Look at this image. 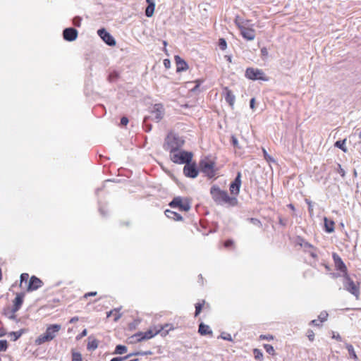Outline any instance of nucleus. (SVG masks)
<instances>
[{"label": "nucleus", "mask_w": 361, "mask_h": 361, "mask_svg": "<svg viewBox=\"0 0 361 361\" xmlns=\"http://www.w3.org/2000/svg\"><path fill=\"white\" fill-rule=\"evenodd\" d=\"M210 194L212 198L217 204H227L235 207L238 204V200L235 197L229 196L227 191L221 190L216 185L211 187Z\"/></svg>", "instance_id": "obj_1"}, {"label": "nucleus", "mask_w": 361, "mask_h": 361, "mask_svg": "<svg viewBox=\"0 0 361 361\" xmlns=\"http://www.w3.org/2000/svg\"><path fill=\"white\" fill-rule=\"evenodd\" d=\"M185 144V140L177 134L172 132L169 133L164 138L163 148L169 151L170 154L180 149Z\"/></svg>", "instance_id": "obj_2"}, {"label": "nucleus", "mask_w": 361, "mask_h": 361, "mask_svg": "<svg viewBox=\"0 0 361 361\" xmlns=\"http://www.w3.org/2000/svg\"><path fill=\"white\" fill-rule=\"evenodd\" d=\"M61 329L60 324H51L48 326L44 334L39 335L35 341V343L40 345L44 343L50 342L54 340Z\"/></svg>", "instance_id": "obj_3"}, {"label": "nucleus", "mask_w": 361, "mask_h": 361, "mask_svg": "<svg viewBox=\"0 0 361 361\" xmlns=\"http://www.w3.org/2000/svg\"><path fill=\"white\" fill-rule=\"evenodd\" d=\"M216 163L209 156L202 158L198 164L200 172L203 173L209 179L213 178L216 175Z\"/></svg>", "instance_id": "obj_4"}, {"label": "nucleus", "mask_w": 361, "mask_h": 361, "mask_svg": "<svg viewBox=\"0 0 361 361\" xmlns=\"http://www.w3.org/2000/svg\"><path fill=\"white\" fill-rule=\"evenodd\" d=\"M193 153L184 149H178L170 154V159L175 164H185L192 160Z\"/></svg>", "instance_id": "obj_5"}, {"label": "nucleus", "mask_w": 361, "mask_h": 361, "mask_svg": "<svg viewBox=\"0 0 361 361\" xmlns=\"http://www.w3.org/2000/svg\"><path fill=\"white\" fill-rule=\"evenodd\" d=\"M164 327L160 326L159 331H155L149 329L145 332L139 331L135 334L132 338H135V342H141L145 340L150 339L154 337L158 334H160L162 336H165L168 334V331L163 332Z\"/></svg>", "instance_id": "obj_6"}, {"label": "nucleus", "mask_w": 361, "mask_h": 361, "mask_svg": "<svg viewBox=\"0 0 361 361\" xmlns=\"http://www.w3.org/2000/svg\"><path fill=\"white\" fill-rule=\"evenodd\" d=\"M169 206L171 208H178L181 212H188L191 205L188 199H185L184 201L180 196H177L169 203Z\"/></svg>", "instance_id": "obj_7"}, {"label": "nucleus", "mask_w": 361, "mask_h": 361, "mask_svg": "<svg viewBox=\"0 0 361 361\" xmlns=\"http://www.w3.org/2000/svg\"><path fill=\"white\" fill-rule=\"evenodd\" d=\"M245 77L252 80L268 81L269 78L261 69L249 67L245 71Z\"/></svg>", "instance_id": "obj_8"}, {"label": "nucleus", "mask_w": 361, "mask_h": 361, "mask_svg": "<svg viewBox=\"0 0 361 361\" xmlns=\"http://www.w3.org/2000/svg\"><path fill=\"white\" fill-rule=\"evenodd\" d=\"M183 173L184 176L190 178H195L200 173L198 165L195 161H190L186 163L183 167Z\"/></svg>", "instance_id": "obj_9"}, {"label": "nucleus", "mask_w": 361, "mask_h": 361, "mask_svg": "<svg viewBox=\"0 0 361 361\" xmlns=\"http://www.w3.org/2000/svg\"><path fill=\"white\" fill-rule=\"evenodd\" d=\"M344 288L353 294L357 299L360 295V286L359 284L356 285L348 274L344 275Z\"/></svg>", "instance_id": "obj_10"}, {"label": "nucleus", "mask_w": 361, "mask_h": 361, "mask_svg": "<svg viewBox=\"0 0 361 361\" xmlns=\"http://www.w3.org/2000/svg\"><path fill=\"white\" fill-rule=\"evenodd\" d=\"M97 35L100 39L108 46L114 47L116 44L115 38L109 32L106 28L101 27L97 30Z\"/></svg>", "instance_id": "obj_11"}, {"label": "nucleus", "mask_w": 361, "mask_h": 361, "mask_svg": "<svg viewBox=\"0 0 361 361\" xmlns=\"http://www.w3.org/2000/svg\"><path fill=\"white\" fill-rule=\"evenodd\" d=\"M241 178V172L238 171L235 178L229 185V190L231 195L237 196L240 193L242 184Z\"/></svg>", "instance_id": "obj_12"}, {"label": "nucleus", "mask_w": 361, "mask_h": 361, "mask_svg": "<svg viewBox=\"0 0 361 361\" xmlns=\"http://www.w3.org/2000/svg\"><path fill=\"white\" fill-rule=\"evenodd\" d=\"M238 27L240 31L242 37L249 41L255 38V30L252 28L247 27L243 25L238 24Z\"/></svg>", "instance_id": "obj_13"}, {"label": "nucleus", "mask_w": 361, "mask_h": 361, "mask_svg": "<svg viewBox=\"0 0 361 361\" xmlns=\"http://www.w3.org/2000/svg\"><path fill=\"white\" fill-rule=\"evenodd\" d=\"M43 282L41 279L37 278L35 276H32L30 277L27 286L26 287V290L27 292H32L37 290L43 286Z\"/></svg>", "instance_id": "obj_14"}, {"label": "nucleus", "mask_w": 361, "mask_h": 361, "mask_svg": "<svg viewBox=\"0 0 361 361\" xmlns=\"http://www.w3.org/2000/svg\"><path fill=\"white\" fill-rule=\"evenodd\" d=\"M332 257L334 262L336 269L343 273V276L348 274L347 267L341 257L337 253L334 252Z\"/></svg>", "instance_id": "obj_15"}, {"label": "nucleus", "mask_w": 361, "mask_h": 361, "mask_svg": "<svg viewBox=\"0 0 361 361\" xmlns=\"http://www.w3.org/2000/svg\"><path fill=\"white\" fill-rule=\"evenodd\" d=\"M151 113L154 114V118L152 120H154L157 123L159 122L164 116V108L162 104L158 103L155 104L153 106V109Z\"/></svg>", "instance_id": "obj_16"}, {"label": "nucleus", "mask_w": 361, "mask_h": 361, "mask_svg": "<svg viewBox=\"0 0 361 361\" xmlns=\"http://www.w3.org/2000/svg\"><path fill=\"white\" fill-rule=\"evenodd\" d=\"M63 39L68 42L74 41L78 37V31L73 27L66 28L63 31Z\"/></svg>", "instance_id": "obj_17"}, {"label": "nucleus", "mask_w": 361, "mask_h": 361, "mask_svg": "<svg viewBox=\"0 0 361 361\" xmlns=\"http://www.w3.org/2000/svg\"><path fill=\"white\" fill-rule=\"evenodd\" d=\"M174 59L176 64V72L180 73L188 69L189 67L187 62L180 56L176 55Z\"/></svg>", "instance_id": "obj_18"}, {"label": "nucleus", "mask_w": 361, "mask_h": 361, "mask_svg": "<svg viewBox=\"0 0 361 361\" xmlns=\"http://www.w3.org/2000/svg\"><path fill=\"white\" fill-rule=\"evenodd\" d=\"M224 92L225 94L226 102L229 104L231 109H233L234 103L235 101V96L233 94V92L227 87L224 88Z\"/></svg>", "instance_id": "obj_19"}, {"label": "nucleus", "mask_w": 361, "mask_h": 361, "mask_svg": "<svg viewBox=\"0 0 361 361\" xmlns=\"http://www.w3.org/2000/svg\"><path fill=\"white\" fill-rule=\"evenodd\" d=\"M24 293H18L13 300V312H17L21 307V305L23 302L24 299Z\"/></svg>", "instance_id": "obj_20"}, {"label": "nucleus", "mask_w": 361, "mask_h": 361, "mask_svg": "<svg viewBox=\"0 0 361 361\" xmlns=\"http://www.w3.org/2000/svg\"><path fill=\"white\" fill-rule=\"evenodd\" d=\"M147 6L145 8V16L150 18L153 16L155 9V1L154 0H146Z\"/></svg>", "instance_id": "obj_21"}, {"label": "nucleus", "mask_w": 361, "mask_h": 361, "mask_svg": "<svg viewBox=\"0 0 361 361\" xmlns=\"http://www.w3.org/2000/svg\"><path fill=\"white\" fill-rule=\"evenodd\" d=\"M164 214L166 217L174 221H183V216L180 214L170 209H166Z\"/></svg>", "instance_id": "obj_22"}, {"label": "nucleus", "mask_w": 361, "mask_h": 361, "mask_svg": "<svg viewBox=\"0 0 361 361\" xmlns=\"http://www.w3.org/2000/svg\"><path fill=\"white\" fill-rule=\"evenodd\" d=\"M198 332L202 336L212 335V331L210 329V327L203 322L199 324Z\"/></svg>", "instance_id": "obj_23"}, {"label": "nucleus", "mask_w": 361, "mask_h": 361, "mask_svg": "<svg viewBox=\"0 0 361 361\" xmlns=\"http://www.w3.org/2000/svg\"><path fill=\"white\" fill-rule=\"evenodd\" d=\"M324 230L326 233H331L334 231V221L329 219L327 217L324 218Z\"/></svg>", "instance_id": "obj_24"}, {"label": "nucleus", "mask_w": 361, "mask_h": 361, "mask_svg": "<svg viewBox=\"0 0 361 361\" xmlns=\"http://www.w3.org/2000/svg\"><path fill=\"white\" fill-rule=\"evenodd\" d=\"M127 350H128V348L126 345L118 344L116 346L114 351L113 352L112 354L123 355V354L126 353L127 352Z\"/></svg>", "instance_id": "obj_25"}, {"label": "nucleus", "mask_w": 361, "mask_h": 361, "mask_svg": "<svg viewBox=\"0 0 361 361\" xmlns=\"http://www.w3.org/2000/svg\"><path fill=\"white\" fill-rule=\"evenodd\" d=\"M346 348L348 351V353H349V355H350V357L353 359L355 361H357L358 360V357L355 352V350H354V348L353 346L350 344V343H346Z\"/></svg>", "instance_id": "obj_26"}, {"label": "nucleus", "mask_w": 361, "mask_h": 361, "mask_svg": "<svg viewBox=\"0 0 361 361\" xmlns=\"http://www.w3.org/2000/svg\"><path fill=\"white\" fill-rule=\"evenodd\" d=\"M345 142H346V139L339 140H337L334 143V146L336 147L341 149L343 152H346L348 151V149L345 147Z\"/></svg>", "instance_id": "obj_27"}, {"label": "nucleus", "mask_w": 361, "mask_h": 361, "mask_svg": "<svg viewBox=\"0 0 361 361\" xmlns=\"http://www.w3.org/2000/svg\"><path fill=\"white\" fill-rule=\"evenodd\" d=\"M149 116H145L142 122V127L145 132L149 133L152 130V124L148 123V121L149 119Z\"/></svg>", "instance_id": "obj_28"}, {"label": "nucleus", "mask_w": 361, "mask_h": 361, "mask_svg": "<svg viewBox=\"0 0 361 361\" xmlns=\"http://www.w3.org/2000/svg\"><path fill=\"white\" fill-rule=\"evenodd\" d=\"M119 311V309H114L112 310H110L109 312H106V318H109L114 312H118ZM121 317V314L116 313L114 315V321L117 322L120 318Z\"/></svg>", "instance_id": "obj_29"}, {"label": "nucleus", "mask_w": 361, "mask_h": 361, "mask_svg": "<svg viewBox=\"0 0 361 361\" xmlns=\"http://www.w3.org/2000/svg\"><path fill=\"white\" fill-rule=\"evenodd\" d=\"M299 240H300V242L298 243V244L301 247H304L305 249H306V248H312L314 250H316V248L312 244H310V243H308L307 241H306L303 238H300Z\"/></svg>", "instance_id": "obj_30"}, {"label": "nucleus", "mask_w": 361, "mask_h": 361, "mask_svg": "<svg viewBox=\"0 0 361 361\" xmlns=\"http://www.w3.org/2000/svg\"><path fill=\"white\" fill-rule=\"evenodd\" d=\"M118 78L119 73L116 71L111 72L108 75V80L111 82H115Z\"/></svg>", "instance_id": "obj_31"}, {"label": "nucleus", "mask_w": 361, "mask_h": 361, "mask_svg": "<svg viewBox=\"0 0 361 361\" xmlns=\"http://www.w3.org/2000/svg\"><path fill=\"white\" fill-rule=\"evenodd\" d=\"M204 305V300H203L202 302H197L195 304V317H197L201 313Z\"/></svg>", "instance_id": "obj_32"}, {"label": "nucleus", "mask_w": 361, "mask_h": 361, "mask_svg": "<svg viewBox=\"0 0 361 361\" xmlns=\"http://www.w3.org/2000/svg\"><path fill=\"white\" fill-rule=\"evenodd\" d=\"M253 355L256 360H263V353L261 350L258 348H255L253 350Z\"/></svg>", "instance_id": "obj_33"}, {"label": "nucleus", "mask_w": 361, "mask_h": 361, "mask_svg": "<svg viewBox=\"0 0 361 361\" xmlns=\"http://www.w3.org/2000/svg\"><path fill=\"white\" fill-rule=\"evenodd\" d=\"M72 361H82V355L76 352L75 350H72Z\"/></svg>", "instance_id": "obj_34"}, {"label": "nucleus", "mask_w": 361, "mask_h": 361, "mask_svg": "<svg viewBox=\"0 0 361 361\" xmlns=\"http://www.w3.org/2000/svg\"><path fill=\"white\" fill-rule=\"evenodd\" d=\"M264 348L265 349L266 352L269 353V355H274L275 354V350L274 347L270 344H264L263 345Z\"/></svg>", "instance_id": "obj_35"}, {"label": "nucleus", "mask_w": 361, "mask_h": 361, "mask_svg": "<svg viewBox=\"0 0 361 361\" xmlns=\"http://www.w3.org/2000/svg\"><path fill=\"white\" fill-rule=\"evenodd\" d=\"M28 279H29V274L27 273L21 274L20 287L23 288V283L25 282V283H27Z\"/></svg>", "instance_id": "obj_36"}, {"label": "nucleus", "mask_w": 361, "mask_h": 361, "mask_svg": "<svg viewBox=\"0 0 361 361\" xmlns=\"http://www.w3.org/2000/svg\"><path fill=\"white\" fill-rule=\"evenodd\" d=\"M218 46L220 49L225 50L227 48V43L224 38H220L218 42Z\"/></svg>", "instance_id": "obj_37"}, {"label": "nucleus", "mask_w": 361, "mask_h": 361, "mask_svg": "<svg viewBox=\"0 0 361 361\" xmlns=\"http://www.w3.org/2000/svg\"><path fill=\"white\" fill-rule=\"evenodd\" d=\"M22 335V331H13L10 333V336L12 338L13 341L18 340Z\"/></svg>", "instance_id": "obj_38"}, {"label": "nucleus", "mask_w": 361, "mask_h": 361, "mask_svg": "<svg viewBox=\"0 0 361 361\" xmlns=\"http://www.w3.org/2000/svg\"><path fill=\"white\" fill-rule=\"evenodd\" d=\"M231 145L235 147V148H238V149H240V147L239 146V144H238V139L237 137L235 136V135H231Z\"/></svg>", "instance_id": "obj_39"}, {"label": "nucleus", "mask_w": 361, "mask_h": 361, "mask_svg": "<svg viewBox=\"0 0 361 361\" xmlns=\"http://www.w3.org/2000/svg\"><path fill=\"white\" fill-rule=\"evenodd\" d=\"M8 348V342L6 340H0V351H6Z\"/></svg>", "instance_id": "obj_40"}, {"label": "nucleus", "mask_w": 361, "mask_h": 361, "mask_svg": "<svg viewBox=\"0 0 361 361\" xmlns=\"http://www.w3.org/2000/svg\"><path fill=\"white\" fill-rule=\"evenodd\" d=\"M305 202L308 205V212L310 213V216L313 215V204L312 202L309 199H305Z\"/></svg>", "instance_id": "obj_41"}, {"label": "nucleus", "mask_w": 361, "mask_h": 361, "mask_svg": "<svg viewBox=\"0 0 361 361\" xmlns=\"http://www.w3.org/2000/svg\"><path fill=\"white\" fill-rule=\"evenodd\" d=\"M328 315L329 314L326 311L322 312L319 315L318 319L320 322H324L327 319Z\"/></svg>", "instance_id": "obj_42"}, {"label": "nucleus", "mask_w": 361, "mask_h": 361, "mask_svg": "<svg viewBox=\"0 0 361 361\" xmlns=\"http://www.w3.org/2000/svg\"><path fill=\"white\" fill-rule=\"evenodd\" d=\"M128 122H129V120H128V117L126 116H123L121 118V121H120L119 126H121V127L126 126H127Z\"/></svg>", "instance_id": "obj_43"}, {"label": "nucleus", "mask_w": 361, "mask_h": 361, "mask_svg": "<svg viewBox=\"0 0 361 361\" xmlns=\"http://www.w3.org/2000/svg\"><path fill=\"white\" fill-rule=\"evenodd\" d=\"M220 337L222 339L226 340V341H232V337H231V334H229L228 333H225V332L221 333Z\"/></svg>", "instance_id": "obj_44"}, {"label": "nucleus", "mask_w": 361, "mask_h": 361, "mask_svg": "<svg viewBox=\"0 0 361 361\" xmlns=\"http://www.w3.org/2000/svg\"><path fill=\"white\" fill-rule=\"evenodd\" d=\"M99 212L102 216H106L107 214V209L105 206L99 205Z\"/></svg>", "instance_id": "obj_45"}, {"label": "nucleus", "mask_w": 361, "mask_h": 361, "mask_svg": "<svg viewBox=\"0 0 361 361\" xmlns=\"http://www.w3.org/2000/svg\"><path fill=\"white\" fill-rule=\"evenodd\" d=\"M336 171L343 177L344 178L345 176V170L341 167V165L338 164V169H336Z\"/></svg>", "instance_id": "obj_46"}, {"label": "nucleus", "mask_w": 361, "mask_h": 361, "mask_svg": "<svg viewBox=\"0 0 361 361\" xmlns=\"http://www.w3.org/2000/svg\"><path fill=\"white\" fill-rule=\"evenodd\" d=\"M81 20H82V19L80 17H75L73 19V24L75 26L80 27V23H81Z\"/></svg>", "instance_id": "obj_47"}, {"label": "nucleus", "mask_w": 361, "mask_h": 361, "mask_svg": "<svg viewBox=\"0 0 361 361\" xmlns=\"http://www.w3.org/2000/svg\"><path fill=\"white\" fill-rule=\"evenodd\" d=\"M264 157L267 161H274V159L269 156L265 149H262Z\"/></svg>", "instance_id": "obj_48"}, {"label": "nucleus", "mask_w": 361, "mask_h": 361, "mask_svg": "<svg viewBox=\"0 0 361 361\" xmlns=\"http://www.w3.org/2000/svg\"><path fill=\"white\" fill-rule=\"evenodd\" d=\"M250 221L254 225H256V226H262L261 221L259 219H256V218H250Z\"/></svg>", "instance_id": "obj_49"}, {"label": "nucleus", "mask_w": 361, "mask_h": 361, "mask_svg": "<svg viewBox=\"0 0 361 361\" xmlns=\"http://www.w3.org/2000/svg\"><path fill=\"white\" fill-rule=\"evenodd\" d=\"M99 341L97 339L92 340V351L98 348Z\"/></svg>", "instance_id": "obj_50"}, {"label": "nucleus", "mask_w": 361, "mask_h": 361, "mask_svg": "<svg viewBox=\"0 0 361 361\" xmlns=\"http://www.w3.org/2000/svg\"><path fill=\"white\" fill-rule=\"evenodd\" d=\"M233 244H234V242H233V240H231V239H228V240H226L225 241V243H224V246H225L226 247H230L233 246Z\"/></svg>", "instance_id": "obj_51"}, {"label": "nucleus", "mask_w": 361, "mask_h": 361, "mask_svg": "<svg viewBox=\"0 0 361 361\" xmlns=\"http://www.w3.org/2000/svg\"><path fill=\"white\" fill-rule=\"evenodd\" d=\"M139 355H142V351H136V352L132 353L130 354L126 355V357H127V359H128L132 356H139Z\"/></svg>", "instance_id": "obj_52"}, {"label": "nucleus", "mask_w": 361, "mask_h": 361, "mask_svg": "<svg viewBox=\"0 0 361 361\" xmlns=\"http://www.w3.org/2000/svg\"><path fill=\"white\" fill-rule=\"evenodd\" d=\"M259 338L261 340H268V341H269V340H272L274 338V337L271 335H261L259 336Z\"/></svg>", "instance_id": "obj_53"}, {"label": "nucleus", "mask_w": 361, "mask_h": 361, "mask_svg": "<svg viewBox=\"0 0 361 361\" xmlns=\"http://www.w3.org/2000/svg\"><path fill=\"white\" fill-rule=\"evenodd\" d=\"M127 360V357H114L110 361H124Z\"/></svg>", "instance_id": "obj_54"}, {"label": "nucleus", "mask_w": 361, "mask_h": 361, "mask_svg": "<svg viewBox=\"0 0 361 361\" xmlns=\"http://www.w3.org/2000/svg\"><path fill=\"white\" fill-rule=\"evenodd\" d=\"M307 337L310 341H313L314 338V334L312 330H308Z\"/></svg>", "instance_id": "obj_55"}, {"label": "nucleus", "mask_w": 361, "mask_h": 361, "mask_svg": "<svg viewBox=\"0 0 361 361\" xmlns=\"http://www.w3.org/2000/svg\"><path fill=\"white\" fill-rule=\"evenodd\" d=\"M279 223L282 226H286L287 224V219H284L282 217H279Z\"/></svg>", "instance_id": "obj_56"}, {"label": "nucleus", "mask_w": 361, "mask_h": 361, "mask_svg": "<svg viewBox=\"0 0 361 361\" xmlns=\"http://www.w3.org/2000/svg\"><path fill=\"white\" fill-rule=\"evenodd\" d=\"M250 107L254 110L255 109V98H252L250 100Z\"/></svg>", "instance_id": "obj_57"}, {"label": "nucleus", "mask_w": 361, "mask_h": 361, "mask_svg": "<svg viewBox=\"0 0 361 361\" xmlns=\"http://www.w3.org/2000/svg\"><path fill=\"white\" fill-rule=\"evenodd\" d=\"M164 65L166 68H169L171 66V61L169 59H166L164 60Z\"/></svg>", "instance_id": "obj_58"}, {"label": "nucleus", "mask_w": 361, "mask_h": 361, "mask_svg": "<svg viewBox=\"0 0 361 361\" xmlns=\"http://www.w3.org/2000/svg\"><path fill=\"white\" fill-rule=\"evenodd\" d=\"M161 327H164V330H163V332H165L166 331H169L171 330L172 328H171V324H166L164 326H161Z\"/></svg>", "instance_id": "obj_59"}, {"label": "nucleus", "mask_w": 361, "mask_h": 361, "mask_svg": "<svg viewBox=\"0 0 361 361\" xmlns=\"http://www.w3.org/2000/svg\"><path fill=\"white\" fill-rule=\"evenodd\" d=\"M310 324L316 326H320V324L318 322V319H313L310 322Z\"/></svg>", "instance_id": "obj_60"}, {"label": "nucleus", "mask_w": 361, "mask_h": 361, "mask_svg": "<svg viewBox=\"0 0 361 361\" xmlns=\"http://www.w3.org/2000/svg\"><path fill=\"white\" fill-rule=\"evenodd\" d=\"M87 335V330L85 329L82 333L81 334H80L79 336H78L76 337L77 339H80L82 337H83L84 336H86Z\"/></svg>", "instance_id": "obj_61"}, {"label": "nucleus", "mask_w": 361, "mask_h": 361, "mask_svg": "<svg viewBox=\"0 0 361 361\" xmlns=\"http://www.w3.org/2000/svg\"><path fill=\"white\" fill-rule=\"evenodd\" d=\"M261 54L262 56H267L268 54L267 48L263 47L262 49H261Z\"/></svg>", "instance_id": "obj_62"}, {"label": "nucleus", "mask_w": 361, "mask_h": 361, "mask_svg": "<svg viewBox=\"0 0 361 361\" xmlns=\"http://www.w3.org/2000/svg\"><path fill=\"white\" fill-rule=\"evenodd\" d=\"M235 23L237 26H238V24L243 25V20L241 19H240L238 16L236 17V18L235 20Z\"/></svg>", "instance_id": "obj_63"}, {"label": "nucleus", "mask_w": 361, "mask_h": 361, "mask_svg": "<svg viewBox=\"0 0 361 361\" xmlns=\"http://www.w3.org/2000/svg\"><path fill=\"white\" fill-rule=\"evenodd\" d=\"M332 338H335L336 340H337L338 341H342V338H341V336L339 334H337V335L334 334Z\"/></svg>", "instance_id": "obj_64"}]
</instances>
